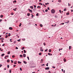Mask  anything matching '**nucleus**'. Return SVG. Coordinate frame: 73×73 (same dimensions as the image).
I'll return each instance as SVG.
<instances>
[{
    "label": "nucleus",
    "instance_id": "680f3d73",
    "mask_svg": "<svg viewBox=\"0 0 73 73\" xmlns=\"http://www.w3.org/2000/svg\"><path fill=\"white\" fill-rule=\"evenodd\" d=\"M6 57H5V59H7V58H6Z\"/></svg>",
    "mask_w": 73,
    "mask_h": 73
},
{
    "label": "nucleus",
    "instance_id": "5701e85b",
    "mask_svg": "<svg viewBox=\"0 0 73 73\" xmlns=\"http://www.w3.org/2000/svg\"><path fill=\"white\" fill-rule=\"evenodd\" d=\"M66 15H69V13H66Z\"/></svg>",
    "mask_w": 73,
    "mask_h": 73
},
{
    "label": "nucleus",
    "instance_id": "5fc2aeb1",
    "mask_svg": "<svg viewBox=\"0 0 73 73\" xmlns=\"http://www.w3.org/2000/svg\"><path fill=\"white\" fill-rule=\"evenodd\" d=\"M16 49H18V47H16Z\"/></svg>",
    "mask_w": 73,
    "mask_h": 73
},
{
    "label": "nucleus",
    "instance_id": "e433bc0d",
    "mask_svg": "<svg viewBox=\"0 0 73 73\" xmlns=\"http://www.w3.org/2000/svg\"><path fill=\"white\" fill-rule=\"evenodd\" d=\"M40 8V6H38L37 7V8Z\"/></svg>",
    "mask_w": 73,
    "mask_h": 73
},
{
    "label": "nucleus",
    "instance_id": "ea45409f",
    "mask_svg": "<svg viewBox=\"0 0 73 73\" xmlns=\"http://www.w3.org/2000/svg\"><path fill=\"white\" fill-rule=\"evenodd\" d=\"M11 63H13V60H11Z\"/></svg>",
    "mask_w": 73,
    "mask_h": 73
},
{
    "label": "nucleus",
    "instance_id": "6ab92c4d",
    "mask_svg": "<svg viewBox=\"0 0 73 73\" xmlns=\"http://www.w3.org/2000/svg\"><path fill=\"white\" fill-rule=\"evenodd\" d=\"M40 26L41 27H42V24H40Z\"/></svg>",
    "mask_w": 73,
    "mask_h": 73
},
{
    "label": "nucleus",
    "instance_id": "e2e57ef3",
    "mask_svg": "<svg viewBox=\"0 0 73 73\" xmlns=\"http://www.w3.org/2000/svg\"><path fill=\"white\" fill-rule=\"evenodd\" d=\"M52 68H55V67H54V66H53V67H52Z\"/></svg>",
    "mask_w": 73,
    "mask_h": 73
},
{
    "label": "nucleus",
    "instance_id": "dca6fc26",
    "mask_svg": "<svg viewBox=\"0 0 73 73\" xmlns=\"http://www.w3.org/2000/svg\"><path fill=\"white\" fill-rule=\"evenodd\" d=\"M30 8H32V9H33V6H30Z\"/></svg>",
    "mask_w": 73,
    "mask_h": 73
},
{
    "label": "nucleus",
    "instance_id": "0e129e2a",
    "mask_svg": "<svg viewBox=\"0 0 73 73\" xmlns=\"http://www.w3.org/2000/svg\"><path fill=\"white\" fill-rule=\"evenodd\" d=\"M60 50H61V49L59 48V51H60Z\"/></svg>",
    "mask_w": 73,
    "mask_h": 73
},
{
    "label": "nucleus",
    "instance_id": "338daca9",
    "mask_svg": "<svg viewBox=\"0 0 73 73\" xmlns=\"http://www.w3.org/2000/svg\"><path fill=\"white\" fill-rule=\"evenodd\" d=\"M14 42V44H15V43H16V42L14 41V42Z\"/></svg>",
    "mask_w": 73,
    "mask_h": 73
},
{
    "label": "nucleus",
    "instance_id": "aec40b11",
    "mask_svg": "<svg viewBox=\"0 0 73 73\" xmlns=\"http://www.w3.org/2000/svg\"><path fill=\"white\" fill-rule=\"evenodd\" d=\"M24 48V47H23L22 48V50H23V49H24V48Z\"/></svg>",
    "mask_w": 73,
    "mask_h": 73
},
{
    "label": "nucleus",
    "instance_id": "774afa93",
    "mask_svg": "<svg viewBox=\"0 0 73 73\" xmlns=\"http://www.w3.org/2000/svg\"><path fill=\"white\" fill-rule=\"evenodd\" d=\"M32 18H33V16H31Z\"/></svg>",
    "mask_w": 73,
    "mask_h": 73
},
{
    "label": "nucleus",
    "instance_id": "4d7b16f0",
    "mask_svg": "<svg viewBox=\"0 0 73 73\" xmlns=\"http://www.w3.org/2000/svg\"><path fill=\"white\" fill-rule=\"evenodd\" d=\"M13 10L14 11H16V9H13Z\"/></svg>",
    "mask_w": 73,
    "mask_h": 73
},
{
    "label": "nucleus",
    "instance_id": "39448f33",
    "mask_svg": "<svg viewBox=\"0 0 73 73\" xmlns=\"http://www.w3.org/2000/svg\"><path fill=\"white\" fill-rule=\"evenodd\" d=\"M23 56L24 57H25L26 56V54H23Z\"/></svg>",
    "mask_w": 73,
    "mask_h": 73
},
{
    "label": "nucleus",
    "instance_id": "a19ab883",
    "mask_svg": "<svg viewBox=\"0 0 73 73\" xmlns=\"http://www.w3.org/2000/svg\"><path fill=\"white\" fill-rule=\"evenodd\" d=\"M12 57L13 58H14V57H15V56H14V55H13V56H12Z\"/></svg>",
    "mask_w": 73,
    "mask_h": 73
},
{
    "label": "nucleus",
    "instance_id": "864d4df0",
    "mask_svg": "<svg viewBox=\"0 0 73 73\" xmlns=\"http://www.w3.org/2000/svg\"><path fill=\"white\" fill-rule=\"evenodd\" d=\"M2 21H3V20H2V19L0 20V22H1Z\"/></svg>",
    "mask_w": 73,
    "mask_h": 73
},
{
    "label": "nucleus",
    "instance_id": "de8ad7c7",
    "mask_svg": "<svg viewBox=\"0 0 73 73\" xmlns=\"http://www.w3.org/2000/svg\"><path fill=\"white\" fill-rule=\"evenodd\" d=\"M48 51V49H46V50H45V52H47V51Z\"/></svg>",
    "mask_w": 73,
    "mask_h": 73
},
{
    "label": "nucleus",
    "instance_id": "72a5a7b5",
    "mask_svg": "<svg viewBox=\"0 0 73 73\" xmlns=\"http://www.w3.org/2000/svg\"><path fill=\"white\" fill-rule=\"evenodd\" d=\"M7 68H9V65H7Z\"/></svg>",
    "mask_w": 73,
    "mask_h": 73
},
{
    "label": "nucleus",
    "instance_id": "bb28decb",
    "mask_svg": "<svg viewBox=\"0 0 73 73\" xmlns=\"http://www.w3.org/2000/svg\"><path fill=\"white\" fill-rule=\"evenodd\" d=\"M52 51V50H50V49H49V52H51Z\"/></svg>",
    "mask_w": 73,
    "mask_h": 73
},
{
    "label": "nucleus",
    "instance_id": "412c9836",
    "mask_svg": "<svg viewBox=\"0 0 73 73\" xmlns=\"http://www.w3.org/2000/svg\"><path fill=\"white\" fill-rule=\"evenodd\" d=\"M18 63H19V64H21V62H20L19 61H18Z\"/></svg>",
    "mask_w": 73,
    "mask_h": 73
},
{
    "label": "nucleus",
    "instance_id": "9b49d317",
    "mask_svg": "<svg viewBox=\"0 0 73 73\" xmlns=\"http://www.w3.org/2000/svg\"><path fill=\"white\" fill-rule=\"evenodd\" d=\"M64 62H66V59H65V58H64Z\"/></svg>",
    "mask_w": 73,
    "mask_h": 73
},
{
    "label": "nucleus",
    "instance_id": "7ed1b4c3",
    "mask_svg": "<svg viewBox=\"0 0 73 73\" xmlns=\"http://www.w3.org/2000/svg\"><path fill=\"white\" fill-rule=\"evenodd\" d=\"M49 69V67H46L45 68V70H48Z\"/></svg>",
    "mask_w": 73,
    "mask_h": 73
},
{
    "label": "nucleus",
    "instance_id": "6e6d98bb",
    "mask_svg": "<svg viewBox=\"0 0 73 73\" xmlns=\"http://www.w3.org/2000/svg\"><path fill=\"white\" fill-rule=\"evenodd\" d=\"M11 15H13V13H11Z\"/></svg>",
    "mask_w": 73,
    "mask_h": 73
},
{
    "label": "nucleus",
    "instance_id": "f3484780",
    "mask_svg": "<svg viewBox=\"0 0 73 73\" xmlns=\"http://www.w3.org/2000/svg\"><path fill=\"white\" fill-rule=\"evenodd\" d=\"M20 57H23V55H20L19 56Z\"/></svg>",
    "mask_w": 73,
    "mask_h": 73
},
{
    "label": "nucleus",
    "instance_id": "603ef678",
    "mask_svg": "<svg viewBox=\"0 0 73 73\" xmlns=\"http://www.w3.org/2000/svg\"><path fill=\"white\" fill-rule=\"evenodd\" d=\"M59 11L60 13H61V10H59Z\"/></svg>",
    "mask_w": 73,
    "mask_h": 73
},
{
    "label": "nucleus",
    "instance_id": "9d476101",
    "mask_svg": "<svg viewBox=\"0 0 73 73\" xmlns=\"http://www.w3.org/2000/svg\"><path fill=\"white\" fill-rule=\"evenodd\" d=\"M29 15H31V14H30V13H27V16H29Z\"/></svg>",
    "mask_w": 73,
    "mask_h": 73
},
{
    "label": "nucleus",
    "instance_id": "f704fd0d",
    "mask_svg": "<svg viewBox=\"0 0 73 73\" xmlns=\"http://www.w3.org/2000/svg\"><path fill=\"white\" fill-rule=\"evenodd\" d=\"M38 13H37L36 15V16H38Z\"/></svg>",
    "mask_w": 73,
    "mask_h": 73
},
{
    "label": "nucleus",
    "instance_id": "0eeeda50",
    "mask_svg": "<svg viewBox=\"0 0 73 73\" xmlns=\"http://www.w3.org/2000/svg\"><path fill=\"white\" fill-rule=\"evenodd\" d=\"M69 21H65V23H66L67 24H68V23H69Z\"/></svg>",
    "mask_w": 73,
    "mask_h": 73
},
{
    "label": "nucleus",
    "instance_id": "8fccbe9b",
    "mask_svg": "<svg viewBox=\"0 0 73 73\" xmlns=\"http://www.w3.org/2000/svg\"><path fill=\"white\" fill-rule=\"evenodd\" d=\"M4 45H5V44H3L2 45V46H4Z\"/></svg>",
    "mask_w": 73,
    "mask_h": 73
},
{
    "label": "nucleus",
    "instance_id": "13d9d810",
    "mask_svg": "<svg viewBox=\"0 0 73 73\" xmlns=\"http://www.w3.org/2000/svg\"><path fill=\"white\" fill-rule=\"evenodd\" d=\"M47 9H48V10H49V9H49V7H48Z\"/></svg>",
    "mask_w": 73,
    "mask_h": 73
},
{
    "label": "nucleus",
    "instance_id": "ddd939ff",
    "mask_svg": "<svg viewBox=\"0 0 73 73\" xmlns=\"http://www.w3.org/2000/svg\"><path fill=\"white\" fill-rule=\"evenodd\" d=\"M45 5H49V3H45Z\"/></svg>",
    "mask_w": 73,
    "mask_h": 73
},
{
    "label": "nucleus",
    "instance_id": "4468645a",
    "mask_svg": "<svg viewBox=\"0 0 73 73\" xmlns=\"http://www.w3.org/2000/svg\"><path fill=\"white\" fill-rule=\"evenodd\" d=\"M9 61H10L9 60H7V62H9Z\"/></svg>",
    "mask_w": 73,
    "mask_h": 73
},
{
    "label": "nucleus",
    "instance_id": "c756f323",
    "mask_svg": "<svg viewBox=\"0 0 73 73\" xmlns=\"http://www.w3.org/2000/svg\"><path fill=\"white\" fill-rule=\"evenodd\" d=\"M21 23H20V25H19V27H21Z\"/></svg>",
    "mask_w": 73,
    "mask_h": 73
},
{
    "label": "nucleus",
    "instance_id": "c03bdc74",
    "mask_svg": "<svg viewBox=\"0 0 73 73\" xmlns=\"http://www.w3.org/2000/svg\"><path fill=\"white\" fill-rule=\"evenodd\" d=\"M7 37H8V36H7V35H6V36H5V38H7Z\"/></svg>",
    "mask_w": 73,
    "mask_h": 73
},
{
    "label": "nucleus",
    "instance_id": "b1692460",
    "mask_svg": "<svg viewBox=\"0 0 73 73\" xmlns=\"http://www.w3.org/2000/svg\"><path fill=\"white\" fill-rule=\"evenodd\" d=\"M58 1V2H59V3H61V0H59Z\"/></svg>",
    "mask_w": 73,
    "mask_h": 73
},
{
    "label": "nucleus",
    "instance_id": "69168bd1",
    "mask_svg": "<svg viewBox=\"0 0 73 73\" xmlns=\"http://www.w3.org/2000/svg\"><path fill=\"white\" fill-rule=\"evenodd\" d=\"M73 10H71V12H73Z\"/></svg>",
    "mask_w": 73,
    "mask_h": 73
},
{
    "label": "nucleus",
    "instance_id": "20e7f679",
    "mask_svg": "<svg viewBox=\"0 0 73 73\" xmlns=\"http://www.w3.org/2000/svg\"><path fill=\"white\" fill-rule=\"evenodd\" d=\"M29 11H30V12H31V13H32V10L30 9H29Z\"/></svg>",
    "mask_w": 73,
    "mask_h": 73
},
{
    "label": "nucleus",
    "instance_id": "f8f14e48",
    "mask_svg": "<svg viewBox=\"0 0 73 73\" xmlns=\"http://www.w3.org/2000/svg\"><path fill=\"white\" fill-rule=\"evenodd\" d=\"M5 55V54H1V56L2 57H3V56H4Z\"/></svg>",
    "mask_w": 73,
    "mask_h": 73
},
{
    "label": "nucleus",
    "instance_id": "2f4dec72",
    "mask_svg": "<svg viewBox=\"0 0 73 73\" xmlns=\"http://www.w3.org/2000/svg\"><path fill=\"white\" fill-rule=\"evenodd\" d=\"M70 5H71L69 4V3H68V6H69V7H70Z\"/></svg>",
    "mask_w": 73,
    "mask_h": 73
},
{
    "label": "nucleus",
    "instance_id": "c85d7f7f",
    "mask_svg": "<svg viewBox=\"0 0 73 73\" xmlns=\"http://www.w3.org/2000/svg\"><path fill=\"white\" fill-rule=\"evenodd\" d=\"M48 55H49V56H50V55L51 54H50V53H48Z\"/></svg>",
    "mask_w": 73,
    "mask_h": 73
},
{
    "label": "nucleus",
    "instance_id": "1a4fd4ad",
    "mask_svg": "<svg viewBox=\"0 0 73 73\" xmlns=\"http://www.w3.org/2000/svg\"><path fill=\"white\" fill-rule=\"evenodd\" d=\"M52 27H56V24H55L54 25H52Z\"/></svg>",
    "mask_w": 73,
    "mask_h": 73
},
{
    "label": "nucleus",
    "instance_id": "2eb2a0df",
    "mask_svg": "<svg viewBox=\"0 0 73 73\" xmlns=\"http://www.w3.org/2000/svg\"><path fill=\"white\" fill-rule=\"evenodd\" d=\"M10 53H11V52H10V51H9V52H7V54H10Z\"/></svg>",
    "mask_w": 73,
    "mask_h": 73
},
{
    "label": "nucleus",
    "instance_id": "423d86ee",
    "mask_svg": "<svg viewBox=\"0 0 73 73\" xmlns=\"http://www.w3.org/2000/svg\"><path fill=\"white\" fill-rule=\"evenodd\" d=\"M9 29H10V30H12V29H13V28H12L11 27H9Z\"/></svg>",
    "mask_w": 73,
    "mask_h": 73
},
{
    "label": "nucleus",
    "instance_id": "f257e3e1",
    "mask_svg": "<svg viewBox=\"0 0 73 73\" xmlns=\"http://www.w3.org/2000/svg\"><path fill=\"white\" fill-rule=\"evenodd\" d=\"M51 13H55V11L54 9H52L51 10Z\"/></svg>",
    "mask_w": 73,
    "mask_h": 73
},
{
    "label": "nucleus",
    "instance_id": "79ce46f5",
    "mask_svg": "<svg viewBox=\"0 0 73 73\" xmlns=\"http://www.w3.org/2000/svg\"><path fill=\"white\" fill-rule=\"evenodd\" d=\"M20 70H21V71L22 70V69H21V68H20Z\"/></svg>",
    "mask_w": 73,
    "mask_h": 73
},
{
    "label": "nucleus",
    "instance_id": "7c9ffc66",
    "mask_svg": "<svg viewBox=\"0 0 73 73\" xmlns=\"http://www.w3.org/2000/svg\"><path fill=\"white\" fill-rule=\"evenodd\" d=\"M45 12H48V10L47 9H46L45 11Z\"/></svg>",
    "mask_w": 73,
    "mask_h": 73
},
{
    "label": "nucleus",
    "instance_id": "f03ea898",
    "mask_svg": "<svg viewBox=\"0 0 73 73\" xmlns=\"http://www.w3.org/2000/svg\"><path fill=\"white\" fill-rule=\"evenodd\" d=\"M40 50L41 52L44 51V50H43V49H42V48L41 47H40Z\"/></svg>",
    "mask_w": 73,
    "mask_h": 73
},
{
    "label": "nucleus",
    "instance_id": "4c0bfd02",
    "mask_svg": "<svg viewBox=\"0 0 73 73\" xmlns=\"http://www.w3.org/2000/svg\"><path fill=\"white\" fill-rule=\"evenodd\" d=\"M39 55L40 56H41V53H39Z\"/></svg>",
    "mask_w": 73,
    "mask_h": 73
},
{
    "label": "nucleus",
    "instance_id": "6e6552de",
    "mask_svg": "<svg viewBox=\"0 0 73 73\" xmlns=\"http://www.w3.org/2000/svg\"><path fill=\"white\" fill-rule=\"evenodd\" d=\"M71 48H72V46H69V50H70V49H71Z\"/></svg>",
    "mask_w": 73,
    "mask_h": 73
},
{
    "label": "nucleus",
    "instance_id": "37998d69",
    "mask_svg": "<svg viewBox=\"0 0 73 73\" xmlns=\"http://www.w3.org/2000/svg\"><path fill=\"white\" fill-rule=\"evenodd\" d=\"M1 66H2V64H0V68H1Z\"/></svg>",
    "mask_w": 73,
    "mask_h": 73
},
{
    "label": "nucleus",
    "instance_id": "a18cd8bd",
    "mask_svg": "<svg viewBox=\"0 0 73 73\" xmlns=\"http://www.w3.org/2000/svg\"><path fill=\"white\" fill-rule=\"evenodd\" d=\"M46 66H48V63H47V64L46 65Z\"/></svg>",
    "mask_w": 73,
    "mask_h": 73
},
{
    "label": "nucleus",
    "instance_id": "58836bf2",
    "mask_svg": "<svg viewBox=\"0 0 73 73\" xmlns=\"http://www.w3.org/2000/svg\"><path fill=\"white\" fill-rule=\"evenodd\" d=\"M33 6L34 7V8H36V6L35 5H33Z\"/></svg>",
    "mask_w": 73,
    "mask_h": 73
},
{
    "label": "nucleus",
    "instance_id": "bf43d9fd",
    "mask_svg": "<svg viewBox=\"0 0 73 73\" xmlns=\"http://www.w3.org/2000/svg\"><path fill=\"white\" fill-rule=\"evenodd\" d=\"M44 46H45V45H46L45 44V43H44Z\"/></svg>",
    "mask_w": 73,
    "mask_h": 73
},
{
    "label": "nucleus",
    "instance_id": "393cba45",
    "mask_svg": "<svg viewBox=\"0 0 73 73\" xmlns=\"http://www.w3.org/2000/svg\"><path fill=\"white\" fill-rule=\"evenodd\" d=\"M39 4L41 5H42V3H39Z\"/></svg>",
    "mask_w": 73,
    "mask_h": 73
},
{
    "label": "nucleus",
    "instance_id": "49530a36",
    "mask_svg": "<svg viewBox=\"0 0 73 73\" xmlns=\"http://www.w3.org/2000/svg\"><path fill=\"white\" fill-rule=\"evenodd\" d=\"M12 71H11V70H9V73H11V72Z\"/></svg>",
    "mask_w": 73,
    "mask_h": 73
},
{
    "label": "nucleus",
    "instance_id": "a878e982",
    "mask_svg": "<svg viewBox=\"0 0 73 73\" xmlns=\"http://www.w3.org/2000/svg\"><path fill=\"white\" fill-rule=\"evenodd\" d=\"M23 51H24V53H26V51L25 50H23Z\"/></svg>",
    "mask_w": 73,
    "mask_h": 73
},
{
    "label": "nucleus",
    "instance_id": "cd10ccee",
    "mask_svg": "<svg viewBox=\"0 0 73 73\" xmlns=\"http://www.w3.org/2000/svg\"><path fill=\"white\" fill-rule=\"evenodd\" d=\"M0 17H3V15H1L0 16Z\"/></svg>",
    "mask_w": 73,
    "mask_h": 73
},
{
    "label": "nucleus",
    "instance_id": "052dcab7",
    "mask_svg": "<svg viewBox=\"0 0 73 73\" xmlns=\"http://www.w3.org/2000/svg\"><path fill=\"white\" fill-rule=\"evenodd\" d=\"M13 66H14V67H16V65H14Z\"/></svg>",
    "mask_w": 73,
    "mask_h": 73
},
{
    "label": "nucleus",
    "instance_id": "4be33fe9",
    "mask_svg": "<svg viewBox=\"0 0 73 73\" xmlns=\"http://www.w3.org/2000/svg\"><path fill=\"white\" fill-rule=\"evenodd\" d=\"M66 11V9H64V11Z\"/></svg>",
    "mask_w": 73,
    "mask_h": 73
},
{
    "label": "nucleus",
    "instance_id": "a211bd4d",
    "mask_svg": "<svg viewBox=\"0 0 73 73\" xmlns=\"http://www.w3.org/2000/svg\"><path fill=\"white\" fill-rule=\"evenodd\" d=\"M23 62L25 64H27V62H25V61H24Z\"/></svg>",
    "mask_w": 73,
    "mask_h": 73
},
{
    "label": "nucleus",
    "instance_id": "473e14b6",
    "mask_svg": "<svg viewBox=\"0 0 73 73\" xmlns=\"http://www.w3.org/2000/svg\"><path fill=\"white\" fill-rule=\"evenodd\" d=\"M10 42H12V39H10Z\"/></svg>",
    "mask_w": 73,
    "mask_h": 73
},
{
    "label": "nucleus",
    "instance_id": "09e8293b",
    "mask_svg": "<svg viewBox=\"0 0 73 73\" xmlns=\"http://www.w3.org/2000/svg\"><path fill=\"white\" fill-rule=\"evenodd\" d=\"M27 58H28V60H29V56H27Z\"/></svg>",
    "mask_w": 73,
    "mask_h": 73
},
{
    "label": "nucleus",
    "instance_id": "c9c22d12",
    "mask_svg": "<svg viewBox=\"0 0 73 73\" xmlns=\"http://www.w3.org/2000/svg\"><path fill=\"white\" fill-rule=\"evenodd\" d=\"M20 40H21V39H19V40H17V41H18V42H19V41H20Z\"/></svg>",
    "mask_w": 73,
    "mask_h": 73
},
{
    "label": "nucleus",
    "instance_id": "3c124183",
    "mask_svg": "<svg viewBox=\"0 0 73 73\" xmlns=\"http://www.w3.org/2000/svg\"><path fill=\"white\" fill-rule=\"evenodd\" d=\"M13 3H16V1L15 0V1H13Z\"/></svg>",
    "mask_w": 73,
    "mask_h": 73
}]
</instances>
